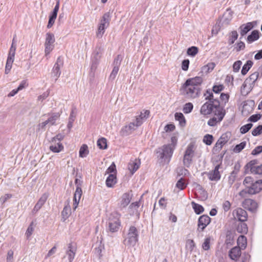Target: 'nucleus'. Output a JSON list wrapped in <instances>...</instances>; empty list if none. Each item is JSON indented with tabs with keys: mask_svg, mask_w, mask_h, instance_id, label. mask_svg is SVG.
I'll return each instance as SVG.
<instances>
[{
	"mask_svg": "<svg viewBox=\"0 0 262 262\" xmlns=\"http://www.w3.org/2000/svg\"><path fill=\"white\" fill-rule=\"evenodd\" d=\"M177 141V138L176 136H172L171 138V143L165 144L156 149L157 158L161 160V162L167 164L169 163L176 148Z\"/></svg>",
	"mask_w": 262,
	"mask_h": 262,
	"instance_id": "obj_1",
	"label": "nucleus"
},
{
	"mask_svg": "<svg viewBox=\"0 0 262 262\" xmlns=\"http://www.w3.org/2000/svg\"><path fill=\"white\" fill-rule=\"evenodd\" d=\"M243 184L246 188L239 192V195L243 198L246 197L247 194H255L262 190V180L254 181L251 177H246Z\"/></svg>",
	"mask_w": 262,
	"mask_h": 262,
	"instance_id": "obj_2",
	"label": "nucleus"
},
{
	"mask_svg": "<svg viewBox=\"0 0 262 262\" xmlns=\"http://www.w3.org/2000/svg\"><path fill=\"white\" fill-rule=\"evenodd\" d=\"M139 231L134 226H131L128 230L127 237L124 240V244L128 246H134L138 241Z\"/></svg>",
	"mask_w": 262,
	"mask_h": 262,
	"instance_id": "obj_3",
	"label": "nucleus"
},
{
	"mask_svg": "<svg viewBox=\"0 0 262 262\" xmlns=\"http://www.w3.org/2000/svg\"><path fill=\"white\" fill-rule=\"evenodd\" d=\"M258 164V160L257 159L251 160L244 167L245 173L250 171L253 174L262 175V164Z\"/></svg>",
	"mask_w": 262,
	"mask_h": 262,
	"instance_id": "obj_4",
	"label": "nucleus"
},
{
	"mask_svg": "<svg viewBox=\"0 0 262 262\" xmlns=\"http://www.w3.org/2000/svg\"><path fill=\"white\" fill-rule=\"evenodd\" d=\"M195 143L190 142L187 146L183 158L184 165L187 167H189L191 164L192 158L194 155Z\"/></svg>",
	"mask_w": 262,
	"mask_h": 262,
	"instance_id": "obj_5",
	"label": "nucleus"
},
{
	"mask_svg": "<svg viewBox=\"0 0 262 262\" xmlns=\"http://www.w3.org/2000/svg\"><path fill=\"white\" fill-rule=\"evenodd\" d=\"M106 230L112 233L117 232L121 226V222L117 215L111 214L107 222Z\"/></svg>",
	"mask_w": 262,
	"mask_h": 262,
	"instance_id": "obj_6",
	"label": "nucleus"
},
{
	"mask_svg": "<svg viewBox=\"0 0 262 262\" xmlns=\"http://www.w3.org/2000/svg\"><path fill=\"white\" fill-rule=\"evenodd\" d=\"M219 100L218 99H214L213 101H208L205 102L201 107L200 113L204 115L211 114L213 108L219 107Z\"/></svg>",
	"mask_w": 262,
	"mask_h": 262,
	"instance_id": "obj_7",
	"label": "nucleus"
},
{
	"mask_svg": "<svg viewBox=\"0 0 262 262\" xmlns=\"http://www.w3.org/2000/svg\"><path fill=\"white\" fill-rule=\"evenodd\" d=\"M184 92L187 97L196 98L199 96L201 93V88L192 85L190 83L189 85H186V81L182 86Z\"/></svg>",
	"mask_w": 262,
	"mask_h": 262,
	"instance_id": "obj_8",
	"label": "nucleus"
},
{
	"mask_svg": "<svg viewBox=\"0 0 262 262\" xmlns=\"http://www.w3.org/2000/svg\"><path fill=\"white\" fill-rule=\"evenodd\" d=\"M55 42L54 35L51 33L46 34V40L45 43V52L46 55L50 54L54 48V43Z\"/></svg>",
	"mask_w": 262,
	"mask_h": 262,
	"instance_id": "obj_9",
	"label": "nucleus"
},
{
	"mask_svg": "<svg viewBox=\"0 0 262 262\" xmlns=\"http://www.w3.org/2000/svg\"><path fill=\"white\" fill-rule=\"evenodd\" d=\"M63 65V59L61 56H59L55 62L52 71V77L55 78L56 82L61 74L60 68Z\"/></svg>",
	"mask_w": 262,
	"mask_h": 262,
	"instance_id": "obj_10",
	"label": "nucleus"
},
{
	"mask_svg": "<svg viewBox=\"0 0 262 262\" xmlns=\"http://www.w3.org/2000/svg\"><path fill=\"white\" fill-rule=\"evenodd\" d=\"M229 138L227 134L225 133L223 134L219 139L216 142L214 146L212 149V151L214 154L217 153L221 150L223 146L228 141Z\"/></svg>",
	"mask_w": 262,
	"mask_h": 262,
	"instance_id": "obj_11",
	"label": "nucleus"
},
{
	"mask_svg": "<svg viewBox=\"0 0 262 262\" xmlns=\"http://www.w3.org/2000/svg\"><path fill=\"white\" fill-rule=\"evenodd\" d=\"M122 58L120 55H118L115 58L113 65L114 66L113 69L110 75L109 79L113 80L116 77L117 74L119 70Z\"/></svg>",
	"mask_w": 262,
	"mask_h": 262,
	"instance_id": "obj_12",
	"label": "nucleus"
},
{
	"mask_svg": "<svg viewBox=\"0 0 262 262\" xmlns=\"http://www.w3.org/2000/svg\"><path fill=\"white\" fill-rule=\"evenodd\" d=\"M211 222V218L208 215H202L198 219V229L199 232H202Z\"/></svg>",
	"mask_w": 262,
	"mask_h": 262,
	"instance_id": "obj_13",
	"label": "nucleus"
},
{
	"mask_svg": "<svg viewBox=\"0 0 262 262\" xmlns=\"http://www.w3.org/2000/svg\"><path fill=\"white\" fill-rule=\"evenodd\" d=\"M235 232L232 230H227L224 235L225 238V244L226 248H229L234 244Z\"/></svg>",
	"mask_w": 262,
	"mask_h": 262,
	"instance_id": "obj_14",
	"label": "nucleus"
},
{
	"mask_svg": "<svg viewBox=\"0 0 262 262\" xmlns=\"http://www.w3.org/2000/svg\"><path fill=\"white\" fill-rule=\"evenodd\" d=\"M257 24V21H253L252 22H248L245 24L242 25L239 28L241 36L243 37L246 35L248 32L256 27Z\"/></svg>",
	"mask_w": 262,
	"mask_h": 262,
	"instance_id": "obj_15",
	"label": "nucleus"
},
{
	"mask_svg": "<svg viewBox=\"0 0 262 262\" xmlns=\"http://www.w3.org/2000/svg\"><path fill=\"white\" fill-rule=\"evenodd\" d=\"M243 206L249 211L254 213L257 211L258 204L252 199H246L243 202Z\"/></svg>",
	"mask_w": 262,
	"mask_h": 262,
	"instance_id": "obj_16",
	"label": "nucleus"
},
{
	"mask_svg": "<svg viewBox=\"0 0 262 262\" xmlns=\"http://www.w3.org/2000/svg\"><path fill=\"white\" fill-rule=\"evenodd\" d=\"M59 8V1H57L56 5L52 12L50 13L49 17V21L47 25L48 28H51L54 24L55 20L57 17V13Z\"/></svg>",
	"mask_w": 262,
	"mask_h": 262,
	"instance_id": "obj_17",
	"label": "nucleus"
},
{
	"mask_svg": "<svg viewBox=\"0 0 262 262\" xmlns=\"http://www.w3.org/2000/svg\"><path fill=\"white\" fill-rule=\"evenodd\" d=\"M48 198V195L46 193H44L42 195L32 210V213L33 214H36L40 210L46 203Z\"/></svg>",
	"mask_w": 262,
	"mask_h": 262,
	"instance_id": "obj_18",
	"label": "nucleus"
},
{
	"mask_svg": "<svg viewBox=\"0 0 262 262\" xmlns=\"http://www.w3.org/2000/svg\"><path fill=\"white\" fill-rule=\"evenodd\" d=\"M241 250L239 247H234L229 251V257L233 260L237 261L241 256Z\"/></svg>",
	"mask_w": 262,
	"mask_h": 262,
	"instance_id": "obj_19",
	"label": "nucleus"
},
{
	"mask_svg": "<svg viewBox=\"0 0 262 262\" xmlns=\"http://www.w3.org/2000/svg\"><path fill=\"white\" fill-rule=\"evenodd\" d=\"M135 123L130 122L128 125L123 126L120 131L121 136H127L130 135L132 132L135 130Z\"/></svg>",
	"mask_w": 262,
	"mask_h": 262,
	"instance_id": "obj_20",
	"label": "nucleus"
},
{
	"mask_svg": "<svg viewBox=\"0 0 262 262\" xmlns=\"http://www.w3.org/2000/svg\"><path fill=\"white\" fill-rule=\"evenodd\" d=\"M203 82V78L200 76H196L194 78H189L186 80V85H189L190 83L196 87L200 88Z\"/></svg>",
	"mask_w": 262,
	"mask_h": 262,
	"instance_id": "obj_21",
	"label": "nucleus"
},
{
	"mask_svg": "<svg viewBox=\"0 0 262 262\" xmlns=\"http://www.w3.org/2000/svg\"><path fill=\"white\" fill-rule=\"evenodd\" d=\"M240 168V163L238 162H237L235 164L234 166V170L231 172L230 176L229 177L228 182L230 184H232L234 182L235 178L236 177V175L238 171H239Z\"/></svg>",
	"mask_w": 262,
	"mask_h": 262,
	"instance_id": "obj_22",
	"label": "nucleus"
},
{
	"mask_svg": "<svg viewBox=\"0 0 262 262\" xmlns=\"http://www.w3.org/2000/svg\"><path fill=\"white\" fill-rule=\"evenodd\" d=\"M131 198L129 196V193H124L121 197V201L119 204V207L122 209L125 208L130 203Z\"/></svg>",
	"mask_w": 262,
	"mask_h": 262,
	"instance_id": "obj_23",
	"label": "nucleus"
},
{
	"mask_svg": "<svg viewBox=\"0 0 262 262\" xmlns=\"http://www.w3.org/2000/svg\"><path fill=\"white\" fill-rule=\"evenodd\" d=\"M254 105V101L253 100H248L247 102H245L243 106V109L242 111V114H249L252 110L253 106Z\"/></svg>",
	"mask_w": 262,
	"mask_h": 262,
	"instance_id": "obj_24",
	"label": "nucleus"
},
{
	"mask_svg": "<svg viewBox=\"0 0 262 262\" xmlns=\"http://www.w3.org/2000/svg\"><path fill=\"white\" fill-rule=\"evenodd\" d=\"M117 179L116 174H110L106 178L105 184L107 187L112 188L117 183Z\"/></svg>",
	"mask_w": 262,
	"mask_h": 262,
	"instance_id": "obj_25",
	"label": "nucleus"
},
{
	"mask_svg": "<svg viewBox=\"0 0 262 262\" xmlns=\"http://www.w3.org/2000/svg\"><path fill=\"white\" fill-rule=\"evenodd\" d=\"M260 32L257 30H254L251 32L247 38V41L249 43H251L257 40H258L260 37Z\"/></svg>",
	"mask_w": 262,
	"mask_h": 262,
	"instance_id": "obj_26",
	"label": "nucleus"
},
{
	"mask_svg": "<svg viewBox=\"0 0 262 262\" xmlns=\"http://www.w3.org/2000/svg\"><path fill=\"white\" fill-rule=\"evenodd\" d=\"M215 109L214 115L217 117L218 121L221 122L226 114V111L223 106H221L220 101L219 107H216Z\"/></svg>",
	"mask_w": 262,
	"mask_h": 262,
	"instance_id": "obj_27",
	"label": "nucleus"
},
{
	"mask_svg": "<svg viewBox=\"0 0 262 262\" xmlns=\"http://www.w3.org/2000/svg\"><path fill=\"white\" fill-rule=\"evenodd\" d=\"M236 216L238 221L241 222L246 221L248 217L247 212L242 208H238L237 209Z\"/></svg>",
	"mask_w": 262,
	"mask_h": 262,
	"instance_id": "obj_28",
	"label": "nucleus"
},
{
	"mask_svg": "<svg viewBox=\"0 0 262 262\" xmlns=\"http://www.w3.org/2000/svg\"><path fill=\"white\" fill-rule=\"evenodd\" d=\"M51 145L50 146L49 148L50 150L53 152L58 153L63 149V146L59 142H58V143H52V142L51 141Z\"/></svg>",
	"mask_w": 262,
	"mask_h": 262,
	"instance_id": "obj_29",
	"label": "nucleus"
},
{
	"mask_svg": "<svg viewBox=\"0 0 262 262\" xmlns=\"http://www.w3.org/2000/svg\"><path fill=\"white\" fill-rule=\"evenodd\" d=\"M71 206L68 204L67 205H66L62 211H61V221L62 222H64L71 214Z\"/></svg>",
	"mask_w": 262,
	"mask_h": 262,
	"instance_id": "obj_30",
	"label": "nucleus"
},
{
	"mask_svg": "<svg viewBox=\"0 0 262 262\" xmlns=\"http://www.w3.org/2000/svg\"><path fill=\"white\" fill-rule=\"evenodd\" d=\"M207 174L209 179L211 181H217L221 179V176L219 171L213 170L208 172Z\"/></svg>",
	"mask_w": 262,
	"mask_h": 262,
	"instance_id": "obj_31",
	"label": "nucleus"
},
{
	"mask_svg": "<svg viewBox=\"0 0 262 262\" xmlns=\"http://www.w3.org/2000/svg\"><path fill=\"white\" fill-rule=\"evenodd\" d=\"M141 162L140 160H136L133 163H129L128 165V168L130 171L131 173L133 174L139 168Z\"/></svg>",
	"mask_w": 262,
	"mask_h": 262,
	"instance_id": "obj_32",
	"label": "nucleus"
},
{
	"mask_svg": "<svg viewBox=\"0 0 262 262\" xmlns=\"http://www.w3.org/2000/svg\"><path fill=\"white\" fill-rule=\"evenodd\" d=\"M60 116V113H52L51 116L47 120L50 126L56 125V121Z\"/></svg>",
	"mask_w": 262,
	"mask_h": 262,
	"instance_id": "obj_33",
	"label": "nucleus"
},
{
	"mask_svg": "<svg viewBox=\"0 0 262 262\" xmlns=\"http://www.w3.org/2000/svg\"><path fill=\"white\" fill-rule=\"evenodd\" d=\"M253 64V62L251 60H248L246 61V62L243 66L241 73L243 75H245L249 70L251 69Z\"/></svg>",
	"mask_w": 262,
	"mask_h": 262,
	"instance_id": "obj_34",
	"label": "nucleus"
},
{
	"mask_svg": "<svg viewBox=\"0 0 262 262\" xmlns=\"http://www.w3.org/2000/svg\"><path fill=\"white\" fill-rule=\"evenodd\" d=\"M14 59V57L8 56L5 70V73L6 74H8L10 72Z\"/></svg>",
	"mask_w": 262,
	"mask_h": 262,
	"instance_id": "obj_35",
	"label": "nucleus"
},
{
	"mask_svg": "<svg viewBox=\"0 0 262 262\" xmlns=\"http://www.w3.org/2000/svg\"><path fill=\"white\" fill-rule=\"evenodd\" d=\"M237 247H239L242 249H244L247 246V238L244 235H240L237 241Z\"/></svg>",
	"mask_w": 262,
	"mask_h": 262,
	"instance_id": "obj_36",
	"label": "nucleus"
},
{
	"mask_svg": "<svg viewBox=\"0 0 262 262\" xmlns=\"http://www.w3.org/2000/svg\"><path fill=\"white\" fill-rule=\"evenodd\" d=\"M175 119L179 122L181 126H184L186 124V120L184 115L182 113H176L174 114Z\"/></svg>",
	"mask_w": 262,
	"mask_h": 262,
	"instance_id": "obj_37",
	"label": "nucleus"
},
{
	"mask_svg": "<svg viewBox=\"0 0 262 262\" xmlns=\"http://www.w3.org/2000/svg\"><path fill=\"white\" fill-rule=\"evenodd\" d=\"M100 50V49L99 48L98 50L96 49V50L93 52L92 68H94L98 62V61L100 58V56L99 55Z\"/></svg>",
	"mask_w": 262,
	"mask_h": 262,
	"instance_id": "obj_38",
	"label": "nucleus"
},
{
	"mask_svg": "<svg viewBox=\"0 0 262 262\" xmlns=\"http://www.w3.org/2000/svg\"><path fill=\"white\" fill-rule=\"evenodd\" d=\"M76 108L75 107H73L71 112L70 113V115L69 118V122L67 124L68 128L70 130L71 128L73 126V122L75 120V115H74L75 111H76Z\"/></svg>",
	"mask_w": 262,
	"mask_h": 262,
	"instance_id": "obj_39",
	"label": "nucleus"
},
{
	"mask_svg": "<svg viewBox=\"0 0 262 262\" xmlns=\"http://www.w3.org/2000/svg\"><path fill=\"white\" fill-rule=\"evenodd\" d=\"M215 66L214 62H209L202 68V72L205 73H208L211 72Z\"/></svg>",
	"mask_w": 262,
	"mask_h": 262,
	"instance_id": "obj_40",
	"label": "nucleus"
},
{
	"mask_svg": "<svg viewBox=\"0 0 262 262\" xmlns=\"http://www.w3.org/2000/svg\"><path fill=\"white\" fill-rule=\"evenodd\" d=\"M191 205L195 213L196 214H200L204 210V207L202 205L198 204L194 202H192Z\"/></svg>",
	"mask_w": 262,
	"mask_h": 262,
	"instance_id": "obj_41",
	"label": "nucleus"
},
{
	"mask_svg": "<svg viewBox=\"0 0 262 262\" xmlns=\"http://www.w3.org/2000/svg\"><path fill=\"white\" fill-rule=\"evenodd\" d=\"M238 34L236 31H232L230 33V36L228 40L229 45L233 44L235 41L237 39Z\"/></svg>",
	"mask_w": 262,
	"mask_h": 262,
	"instance_id": "obj_42",
	"label": "nucleus"
},
{
	"mask_svg": "<svg viewBox=\"0 0 262 262\" xmlns=\"http://www.w3.org/2000/svg\"><path fill=\"white\" fill-rule=\"evenodd\" d=\"M237 231L239 233L246 234L248 232V227L246 223L241 222L237 225L236 228Z\"/></svg>",
	"mask_w": 262,
	"mask_h": 262,
	"instance_id": "obj_43",
	"label": "nucleus"
},
{
	"mask_svg": "<svg viewBox=\"0 0 262 262\" xmlns=\"http://www.w3.org/2000/svg\"><path fill=\"white\" fill-rule=\"evenodd\" d=\"M89 154L88 147L86 144H83L79 151V156L81 158H85Z\"/></svg>",
	"mask_w": 262,
	"mask_h": 262,
	"instance_id": "obj_44",
	"label": "nucleus"
},
{
	"mask_svg": "<svg viewBox=\"0 0 262 262\" xmlns=\"http://www.w3.org/2000/svg\"><path fill=\"white\" fill-rule=\"evenodd\" d=\"M97 144L98 147L101 149H105L107 147V140L104 138H101L98 139Z\"/></svg>",
	"mask_w": 262,
	"mask_h": 262,
	"instance_id": "obj_45",
	"label": "nucleus"
},
{
	"mask_svg": "<svg viewBox=\"0 0 262 262\" xmlns=\"http://www.w3.org/2000/svg\"><path fill=\"white\" fill-rule=\"evenodd\" d=\"M68 248L69 250L67 251V254L68 255L69 262H72L75 255V252L72 250V245L71 243L69 244Z\"/></svg>",
	"mask_w": 262,
	"mask_h": 262,
	"instance_id": "obj_46",
	"label": "nucleus"
},
{
	"mask_svg": "<svg viewBox=\"0 0 262 262\" xmlns=\"http://www.w3.org/2000/svg\"><path fill=\"white\" fill-rule=\"evenodd\" d=\"M198 52L199 48L195 46L189 47L187 50V54L192 57H194Z\"/></svg>",
	"mask_w": 262,
	"mask_h": 262,
	"instance_id": "obj_47",
	"label": "nucleus"
},
{
	"mask_svg": "<svg viewBox=\"0 0 262 262\" xmlns=\"http://www.w3.org/2000/svg\"><path fill=\"white\" fill-rule=\"evenodd\" d=\"M111 14L110 12H107L105 13L102 18L100 20V23H104V24H107V25H110V22L111 21Z\"/></svg>",
	"mask_w": 262,
	"mask_h": 262,
	"instance_id": "obj_48",
	"label": "nucleus"
},
{
	"mask_svg": "<svg viewBox=\"0 0 262 262\" xmlns=\"http://www.w3.org/2000/svg\"><path fill=\"white\" fill-rule=\"evenodd\" d=\"M259 77V73L258 72H255L252 74H251L249 77L247 78L245 80V82L247 83L250 82V81H252V82H254L257 81L258 78Z\"/></svg>",
	"mask_w": 262,
	"mask_h": 262,
	"instance_id": "obj_49",
	"label": "nucleus"
},
{
	"mask_svg": "<svg viewBox=\"0 0 262 262\" xmlns=\"http://www.w3.org/2000/svg\"><path fill=\"white\" fill-rule=\"evenodd\" d=\"M196 188L197 190L199 191L202 198L204 199V200H206L208 198L207 192L200 184H197Z\"/></svg>",
	"mask_w": 262,
	"mask_h": 262,
	"instance_id": "obj_50",
	"label": "nucleus"
},
{
	"mask_svg": "<svg viewBox=\"0 0 262 262\" xmlns=\"http://www.w3.org/2000/svg\"><path fill=\"white\" fill-rule=\"evenodd\" d=\"M213 141V137L212 135L206 134L204 136L203 141L207 145H210Z\"/></svg>",
	"mask_w": 262,
	"mask_h": 262,
	"instance_id": "obj_51",
	"label": "nucleus"
},
{
	"mask_svg": "<svg viewBox=\"0 0 262 262\" xmlns=\"http://www.w3.org/2000/svg\"><path fill=\"white\" fill-rule=\"evenodd\" d=\"M195 247V244L193 239H188L186 241V247L190 252H192Z\"/></svg>",
	"mask_w": 262,
	"mask_h": 262,
	"instance_id": "obj_52",
	"label": "nucleus"
},
{
	"mask_svg": "<svg viewBox=\"0 0 262 262\" xmlns=\"http://www.w3.org/2000/svg\"><path fill=\"white\" fill-rule=\"evenodd\" d=\"M246 142L243 141L235 145L233 149V151L236 153L241 152L246 146Z\"/></svg>",
	"mask_w": 262,
	"mask_h": 262,
	"instance_id": "obj_53",
	"label": "nucleus"
},
{
	"mask_svg": "<svg viewBox=\"0 0 262 262\" xmlns=\"http://www.w3.org/2000/svg\"><path fill=\"white\" fill-rule=\"evenodd\" d=\"M193 108V105L192 103H186L183 108V111L185 114H189L191 112Z\"/></svg>",
	"mask_w": 262,
	"mask_h": 262,
	"instance_id": "obj_54",
	"label": "nucleus"
},
{
	"mask_svg": "<svg viewBox=\"0 0 262 262\" xmlns=\"http://www.w3.org/2000/svg\"><path fill=\"white\" fill-rule=\"evenodd\" d=\"M253 124L251 123H249L246 124L243 126H242L240 128V133L242 134H245L247 133L252 127Z\"/></svg>",
	"mask_w": 262,
	"mask_h": 262,
	"instance_id": "obj_55",
	"label": "nucleus"
},
{
	"mask_svg": "<svg viewBox=\"0 0 262 262\" xmlns=\"http://www.w3.org/2000/svg\"><path fill=\"white\" fill-rule=\"evenodd\" d=\"M187 185L185 183L184 179L183 178H180L176 184V187L180 190H183L185 188Z\"/></svg>",
	"mask_w": 262,
	"mask_h": 262,
	"instance_id": "obj_56",
	"label": "nucleus"
},
{
	"mask_svg": "<svg viewBox=\"0 0 262 262\" xmlns=\"http://www.w3.org/2000/svg\"><path fill=\"white\" fill-rule=\"evenodd\" d=\"M210 237H207L204 239V242L202 244V248L207 251L210 249Z\"/></svg>",
	"mask_w": 262,
	"mask_h": 262,
	"instance_id": "obj_57",
	"label": "nucleus"
},
{
	"mask_svg": "<svg viewBox=\"0 0 262 262\" xmlns=\"http://www.w3.org/2000/svg\"><path fill=\"white\" fill-rule=\"evenodd\" d=\"M33 225L34 223L33 222H32L30 224L29 226L27 228V230L25 234L27 238H29L30 237V236L32 234V233L34 231Z\"/></svg>",
	"mask_w": 262,
	"mask_h": 262,
	"instance_id": "obj_58",
	"label": "nucleus"
},
{
	"mask_svg": "<svg viewBox=\"0 0 262 262\" xmlns=\"http://www.w3.org/2000/svg\"><path fill=\"white\" fill-rule=\"evenodd\" d=\"M262 133V124L259 125L255 128H254L252 132V135L253 136H257Z\"/></svg>",
	"mask_w": 262,
	"mask_h": 262,
	"instance_id": "obj_59",
	"label": "nucleus"
},
{
	"mask_svg": "<svg viewBox=\"0 0 262 262\" xmlns=\"http://www.w3.org/2000/svg\"><path fill=\"white\" fill-rule=\"evenodd\" d=\"M242 62L241 60H237L233 64V71L236 73L238 72L241 69Z\"/></svg>",
	"mask_w": 262,
	"mask_h": 262,
	"instance_id": "obj_60",
	"label": "nucleus"
},
{
	"mask_svg": "<svg viewBox=\"0 0 262 262\" xmlns=\"http://www.w3.org/2000/svg\"><path fill=\"white\" fill-rule=\"evenodd\" d=\"M106 172L110 174H116L117 172L116 167L115 164L113 162L112 164L108 167Z\"/></svg>",
	"mask_w": 262,
	"mask_h": 262,
	"instance_id": "obj_61",
	"label": "nucleus"
},
{
	"mask_svg": "<svg viewBox=\"0 0 262 262\" xmlns=\"http://www.w3.org/2000/svg\"><path fill=\"white\" fill-rule=\"evenodd\" d=\"M224 89V86L223 84L214 85L212 88V91L216 94H219Z\"/></svg>",
	"mask_w": 262,
	"mask_h": 262,
	"instance_id": "obj_62",
	"label": "nucleus"
},
{
	"mask_svg": "<svg viewBox=\"0 0 262 262\" xmlns=\"http://www.w3.org/2000/svg\"><path fill=\"white\" fill-rule=\"evenodd\" d=\"M261 117V115L259 114L252 115L249 118L248 121L252 122H256L260 119Z\"/></svg>",
	"mask_w": 262,
	"mask_h": 262,
	"instance_id": "obj_63",
	"label": "nucleus"
},
{
	"mask_svg": "<svg viewBox=\"0 0 262 262\" xmlns=\"http://www.w3.org/2000/svg\"><path fill=\"white\" fill-rule=\"evenodd\" d=\"M262 152V146L259 145L256 146L251 152V155L257 156Z\"/></svg>",
	"mask_w": 262,
	"mask_h": 262,
	"instance_id": "obj_64",
	"label": "nucleus"
}]
</instances>
